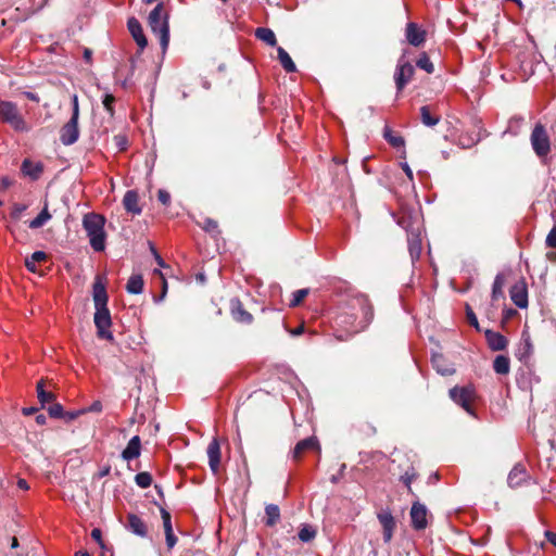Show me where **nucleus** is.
<instances>
[{
  "mask_svg": "<svg viewBox=\"0 0 556 556\" xmlns=\"http://www.w3.org/2000/svg\"><path fill=\"white\" fill-rule=\"evenodd\" d=\"M48 260V255L45 251H35L29 258H26V267L29 271H37V264Z\"/></svg>",
  "mask_w": 556,
  "mask_h": 556,
  "instance_id": "obj_36",
  "label": "nucleus"
},
{
  "mask_svg": "<svg viewBox=\"0 0 556 556\" xmlns=\"http://www.w3.org/2000/svg\"><path fill=\"white\" fill-rule=\"evenodd\" d=\"M530 142L536 156L542 160L546 159L547 154L552 151L551 139L545 129V125L541 123L534 125L530 135Z\"/></svg>",
  "mask_w": 556,
  "mask_h": 556,
  "instance_id": "obj_6",
  "label": "nucleus"
},
{
  "mask_svg": "<svg viewBox=\"0 0 556 556\" xmlns=\"http://www.w3.org/2000/svg\"><path fill=\"white\" fill-rule=\"evenodd\" d=\"M72 105H73V110H72V117H74V119H77L79 121V100H78V96L74 94L73 98H72Z\"/></svg>",
  "mask_w": 556,
  "mask_h": 556,
  "instance_id": "obj_55",
  "label": "nucleus"
},
{
  "mask_svg": "<svg viewBox=\"0 0 556 556\" xmlns=\"http://www.w3.org/2000/svg\"><path fill=\"white\" fill-rule=\"evenodd\" d=\"M163 528L165 531V541L168 548H173L177 542V535L173 531L172 515L165 507H160Z\"/></svg>",
  "mask_w": 556,
  "mask_h": 556,
  "instance_id": "obj_18",
  "label": "nucleus"
},
{
  "mask_svg": "<svg viewBox=\"0 0 556 556\" xmlns=\"http://www.w3.org/2000/svg\"><path fill=\"white\" fill-rule=\"evenodd\" d=\"M0 119L10 124L15 130L27 131L29 130L23 115L20 114L15 102L0 100Z\"/></svg>",
  "mask_w": 556,
  "mask_h": 556,
  "instance_id": "obj_5",
  "label": "nucleus"
},
{
  "mask_svg": "<svg viewBox=\"0 0 556 556\" xmlns=\"http://www.w3.org/2000/svg\"><path fill=\"white\" fill-rule=\"evenodd\" d=\"M84 413H86V410H84V409L71 410V412L64 410V419L67 421H72V420H75L76 417L84 415Z\"/></svg>",
  "mask_w": 556,
  "mask_h": 556,
  "instance_id": "obj_57",
  "label": "nucleus"
},
{
  "mask_svg": "<svg viewBox=\"0 0 556 556\" xmlns=\"http://www.w3.org/2000/svg\"><path fill=\"white\" fill-rule=\"evenodd\" d=\"M309 289H299L295 290L292 293V300H290L289 306L290 307H298V305H301L303 300L308 295Z\"/></svg>",
  "mask_w": 556,
  "mask_h": 556,
  "instance_id": "obj_45",
  "label": "nucleus"
},
{
  "mask_svg": "<svg viewBox=\"0 0 556 556\" xmlns=\"http://www.w3.org/2000/svg\"><path fill=\"white\" fill-rule=\"evenodd\" d=\"M123 203L128 213L140 214L142 212V207L139 206V195L136 189L127 190Z\"/></svg>",
  "mask_w": 556,
  "mask_h": 556,
  "instance_id": "obj_25",
  "label": "nucleus"
},
{
  "mask_svg": "<svg viewBox=\"0 0 556 556\" xmlns=\"http://www.w3.org/2000/svg\"><path fill=\"white\" fill-rule=\"evenodd\" d=\"M153 275L157 276L161 280V285H162V289H161V294L159 296V299H155L156 301L159 300H163L164 296L166 295L167 293V290H168V283H167V280L163 274V271H161V269H154L153 270Z\"/></svg>",
  "mask_w": 556,
  "mask_h": 556,
  "instance_id": "obj_48",
  "label": "nucleus"
},
{
  "mask_svg": "<svg viewBox=\"0 0 556 556\" xmlns=\"http://www.w3.org/2000/svg\"><path fill=\"white\" fill-rule=\"evenodd\" d=\"M37 397L42 407H45L46 403H50L52 405L53 401L56 399L54 392L46 390V380H43V378H41L37 383Z\"/></svg>",
  "mask_w": 556,
  "mask_h": 556,
  "instance_id": "obj_28",
  "label": "nucleus"
},
{
  "mask_svg": "<svg viewBox=\"0 0 556 556\" xmlns=\"http://www.w3.org/2000/svg\"><path fill=\"white\" fill-rule=\"evenodd\" d=\"M23 94L30 101L39 102L40 97L37 93H33V91H24Z\"/></svg>",
  "mask_w": 556,
  "mask_h": 556,
  "instance_id": "obj_62",
  "label": "nucleus"
},
{
  "mask_svg": "<svg viewBox=\"0 0 556 556\" xmlns=\"http://www.w3.org/2000/svg\"><path fill=\"white\" fill-rule=\"evenodd\" d=\"M504 283L505 280L503 275H496L492 285V300L496 301L500 299H504Z\"/></svg>",
  "mask_w": 556,
  "mask_h": 556,
  "instance_id": "obj_39",
  "label": "nucleus"
},
{
  "mask_svg": "<svg viewBox=\"0 0 556 556\" xmlns=\"http://www.w3.org/2000/svg\"><path fill=\"white\" fill-rule=\"evenodd\" d=\"M316 529L313 526L309 525H303L300 529L298 535L300 541L302 542H312L313 539L316 536Z\"/></svg>",
  "mask_w": 556,
  "mask_h": 556,
  "instance_id": "obj_41",
  "label": "nucleus"
},
{
  "mask_svg": "<svg viewBox=\"0 0 556 556\" xmlns=\"http://www.w3.org/2000/svg\"><path fill=\"white\" fill-rule=\"evenodd\" d=\"M198 226L202 228V230L210 233V236L217 238L223 232L218 225V222L212 219V217H204L201 222H198Z\"/></svg>",
  "mask_w": 556,
  "mask_h": 556,
  "instance_id": "obj_31",
  "label": "nucleus"
},
{
  "mask_svg": "<svg viewBox=\"0 0 556 556\" xmlns=\"http://www.w3.org/2000/svg\"><path fill=\"white\" fill-rule=\"evenodd\" d=\"M415 67L409 62L399 63L394 73V81L397 92L404 90L406 84L412 80Z\"/></svg>",
  "mask_w": 556,
  "mask_h": 556,
  "instance_id": "obj_11",
  "label": "nucleus"
},
{
  "mask_svg": "<svg viewBox=\"0 0 556 556\" xmlns=\"http://www.w3.org/2000/svg\"><path fill=\"white\" fill-rule=\"evenodd\" d=\"M475 396V391L472 387H453L450 390V397L464 407L466 412L473 413L471 408V403Z\"/></svg>",
  "mask_w": 556,
  "mask_h": 556,
  "instance_id": "obj_7",
  "label": "nucleus"
},
{
  "mask_svg": "<svg viewBox=\"0 0 556 556\" xmlns=\"http://www.w3.org/2000/svg\"><path fill=\"white\" fill-rule=\"evenodd\" d=\"M17 488L23 489V490H28L30 486H29V483L26 481V479L20 478V479H17Z\"/></svg>",
  "mask_w": 556,
  "mask_h": 556,
  "instance_id": "obj_64",
  "label": "nucleus"
},
{
  "mask_svg": "<svg viewBox=\"0 0 556 556\" xmlns=\"http://www.w3.org/2000/svg\"><path fill=\"white\" fill-rule=\"evenodd\" d=\"M45 170L42 162H33L30 159H24L21 165V174L30 180H38L41 178Z\"/></svg>",
  "mask_w": 556,
  "mask_h": 556,
  "instance_id": "obj_15",
  "label": "nucleus"
},
{
  "mask_svg": "<svg viewBox=\"0 0 556 556\" xmlns=\"http://www.w3.org/2000/svg\"><path fill=\"white\" fill-rule=\"evenodd\" d=\"M93 303L96 307L93 323L97 327V337L113 342V332L110 330L112 318L108 309L109 294L105 289V283H103L99 276H97L93 281Z\"/></svg>",
  "mask_w": 556,
  "mask_h": 556,
  "instance_id": "obj_2",
  "label": "nucleus"
},
{
  "mask_svg": "<svg viewBox=\"0 0 556 556\" xmlns=\"http://www.w3.org/2000/svg\"><path fill=\"white\" fill-rule=\"evenodd\" d=\"M230 313L236 323L240 324H252L253 315L245 309L243 303H241L240 299L230 300Z\"/></svg>",
  "mask_w": 556,
  "mask_h": 556,
  "instance_id": "obj_16",
  "label": "nucleus"
},
{
  "mask_svg": "<svg viewBox=\"0 0 556 556\" xmlns=\"http://www.w3.org/2000/svg\"><path fill=\"white\" fill-rule=\"evenodd\" d=\"M416 66L422 68L427 73H433L435 71V67L427 52L420 53L416 61Z\"/></svg>",
  "mask_w": 556,
  "mask_h": 556,
  "instance_id": "obj_40",
  "label": "nucleus"
},
{
  "mask_svg": "<svg viewBox=\"0 0 556 556\" xmlns=\"http://www.w3.org/2000/svg\"><path fill=\"white\" fill-rule=\"evenodd\" d=\"M465 312H466V317H467V321L468 324L476 328L477 330H480V326H479V323H478V318L471 307L470 304H466L465 305Z\"/></svg>",
  "mask_w": 556,
  "mask_h": 556,
  "instance_id": "obj_47",
  "label": "nucleus"
},
{
  "mask_svg": "<svg viewBox=\"0 0 556 556\" xmlns=\"http://www.w3.org/2000/svg\"><path fill=\"white\" fill-rule=\"evenodd\" d=\"M277 56H278V60H279L281 66L283 67V70L286 72H288V73L296 72V65H295L294 61L292 60L290 53L287 52L285 50V48H282V47L277 48Z\"/></svg>",
  "mask_w": 556,
  "mask_h": 556,
  "instance_id": "obj_30",
  "label": "nucleus"
},
{
  "mask_svg": "<svg viewBox=\"0 0 556 556\" xmlns=\"http://www.w3.org/2000/svg\"><path fill=\"white\" fill-rule=\"evenodd\" d=\"M493 370L501 376H507L510 371V358L505 355L495 356L492 364Z\"/></svg>",
  "mask_w": 556,
  "mask_h": 556,
  "instance_id": "obj_32",
  "label": "nucleus"
},
{
  "mask_svg": "<svg viewBox=\"0 0 556 556\" xmlns=\"http://www.w3.org/2000/svg\"><path fill=\"white\" fill-rule=\"evenodd\" d=\"M49 416L54 417L55 419H64V408L63 405L59 404V402H52L50 406H48Z\"/></svg>",
  "mask_w": 556,
  "mask_h": 556,
  "instance_id": "obj_46",
  "label": "nucleus"
},
{
  "mask_svg": "<svg viewBox=\"0 0 556 556\" xmlns=\"http://www.w3.org/2000/svg\"><path fill=\"white\" fill-rule=\"evenodd\" d=\"M254 34L256 38L263 40V42H266L269 47H275V45L278 43L277 38L270 28L258 27L255 29Z\"/></svg>",
  "mask_w": 556,
  "mask_h": 556,
  "instance_id": "obj_34",
  "label": "nucleus"
},
{
  "mask_svg": "<svg viewBox=\"0 0 556 556\" xmlns=\"http://www.w3.org/2000/svg\"><path fill=\"white\" fill-rule=\"evenodd\" d=\"M528 473L521 464H517L510 469L507 483L510 488H518V485H522V483L527 482Z\"/></svg>",
  "mask_w": 556,
  "mask_h": 556,
  "instance_id": "obj_23",
  "label": "nucleus"
},
{
  "mask_svg": "<svg viewBox=\"0 0 556 556\" xmlns=\"http://www.w3.org/2000/svg\"><path fill=\"white\" fill-rule=\"evenodd\" d=\"M103 105L110 114H113V104L115 102V97L113 94H105L103 98Z\"/></svg>",
  "mask_w": 556,
  "mask_h": 556,
  "instance_id": "obj_54",
  "label": "nucleus"
},
{
  "mask_svg": "<svg viewBox=\"0 0 556 556\" xmlns=\"http://www.w3.org/2000/svg\"><path fill=\"white\" fill-rule=\"evenodd\" d=\"M90 535L93 538L94 541L98 542L100 547H105L100 528H93Z\"/></svg>",
  "mask_w": 556,
  "mask_h": 556,
  "instance_id": "obj_56",
  "label": "nucleus"
},
{
  "mask_svg": "<svg viewBox=\"0 0 556 556\" xmlns=\"http://www.w3.org/2000/svg\"><path fill=\"white\" fill-rule=\"evenodd\" d=\"M545 244L549 248H556V226H553L545 238Z\"/></svg>",
  "mask_w": 556,
  "mask_h": 556,
  "instance_id": "obj_53",
  "label": "nucleus"
},
{
  "mask_svg": "<svg viewBox=\"0 0 556 556\" xmlns=\"http://www.w3.org/2000/svg\"><path fill=\"white\" fill-rule=\"evenodd\" d=\"M480 131H481V128H480V126H478L477 132L460 135L459 139H458L460 146L464 147L465 149H469V147L477 144L478 141L481 140Z\"/></svg>",
  "mask_w": 556,
  "mask_h": 556,
  "instance_id": "obj_37",
  "label": "nucleus"
},
{
  "mask_svg": "<svg viewBox=\"0 0 556 556\" xmlns=\"http://www.w3.org/2000/svg\"><path fill=\"white\" fill-rule=\"evenodd\" d=\"M135 482L138 484L139 488L147 489L150 488V485L152 484L153 478L150 472H138L137 475H135Z\"/></svg>",
  "mask_w": 556,
  "mask_h": 556,
  "instance_id": "obj_44",
  "label": "nucleus"
},
{
  "mask_svg": "<svg viewBox=\"0 0 556 556\" xmlns=\"http://www.w3.org/2000/svg\"><path fill=\"white\" fill-rule=\"evenodd\" d=\"M544 536L553 546L556 547V532L547 530L544 532Z\"/></svg>",
  "mask_w": 556,
  "mask_h": 556,
  "instance_id": "obj_60",
  "label": "nucleus"
},
{
  "mask_svg": "<svg viewBox=\"0 0 556 556\" xmlns=\"http://www.w3.org/2000/svg\"><path fill=\"white\" fill-rule=\"evenodd\" d=\"M374 318V308L366 298H356L349 304V309H342L334 318L337 327L344 329L348 334L362 332Z\"/></svg>",
  "mask_w": 556,
  "mask_h": 556,
  "instance_id": "obj_1",
  "label": "nucleus"
},
{
  "mask_svg": "<svg viewBox=\"0 0 556 556\" xmlns=\"http://www.w3.org/2000/svg\"><path fill=\"white\" fill-rule=\"evenodd\" d=\"M87 412H101L102 410V403L101 401H93L91 405H89L86 409Z\"/></svg>",
  "mask_w": 556,
  "mask_h": 556,
  "instance_id": "obj_59",
  "label": "nucleus"
},
{
  "mask_svg": "<svg viewBox=\"0 0 556 556\" xmlns=\"http://www.w3.org/2000/svg\"><path fill=\"white\" fill-rule=\"evenodd\" d=\"M127 28L134 41L137 42L139 50L143 51L148 46V39L142 30L141 23L138 18L130 17L127 21Z\"/></svg>",
  "mask_w": 556,
  "mask_h": 556,
  "instance_id": "obj_13",
  "label": "nucleus"
},
{
  "mask_svg": "<svg viewBox=\"0 0 556 556\" xmlns=\"http://www.w3.org/2000/svg\"><path fill=\"white\" fill-rule=\"evenodd\" d=\"M151 31L159 35L161 48L166 51L169 45V13L165 11L164 3H156L148 17Z\"/></svg>",
  "mask_w": 556,
  "mask_h": 556,
  "instance_id": "obj_4",
  "label": "nucleus"
},
{
  "mask_svg": "<svg viewBox=\"0 0 556 556\" xmlns=\"http://www.w3.org/2000/svg\"><path fill=\"white\" fill-rule=\"evenodd\" d=\"M532 349H533V346H532L531 340H530V338H527V340H526V352L519 358L522 359L525 356H530V354L532 353Z\"/></svg>",
  "mask_w": 556,
  "mask_h": 556,
  "instance_id": "obj_61",
  "label": "nucleus"
},
{
  "mask_svg": "<svg viewBox=\"0 0 556 556\" xmlns=\"http://www.w3.org/2000/svg\"><path fill=\"white\" fill-rule=\"evenodd\" d=\"M113 143L118 151H125L128 149V139L126 135H115L113 138Z\"/></svg>",
  "mask_w": 556,
  "mask_h": 556,
  "instance_id": "obj_50",
  "label": "nucleus"
},
{
  "mask_svg": "<svg viewBox=\"0 0 556 556\" xmlns=\"http://www.w3.org/2000/svg\"><path fill=\"white\" fill-rule=\"evenodd\" d=\"M13 184H14V179H12L10 177H2L0 180V190L8 189V188L12 187Z\"/></svg>",
  "mask_w": 556,
  "mask_h": 556,
  "instance_id": "obj_58",
  "label": "nucleus"
},
{
  "mask_svg": "<svg viewBox=\"0 0 556 556\" xmlns=\"http://www.w3.org/2000/svg\"><path fill=\"white\" fill-rule=\"evenodd\" d=\"M143 285L142 275H130L126 283L127 292L130 294H140L143 291Z\"/></svg>",
  "mask_w": 556,
  "mask_h": 556,
  "instance_id": "obj_33",
  "label": "nucleus"
},
{
  "mask_svg": "<svg viewBox=\"0 0 556 556\" xmlns=\"http://www.w3.org/2000/svg\"><path fill=\"white\" fill-rule=\"evenodd\" d=\"M266 518L265 525L266 527H275L278 521H280L281 513L278 504L269 503L265 507Z\"/></svg>",
  "mask_w": 556,
  "mask_h": 556,
  "instance_id": "obj_29",
  "label": "nucleus"
},
{
  "mask_svg": "<svg viewBox=\"0 0 556 556\" xmlns=\"http://www.w3.org/2000/svg\"><path fill=\"white\" fill-rule=\"evenodd\" d=\"M151 250L153 251V254L155 256L157 265L161 266V267H165L166 266L165 261L163 260V257L160 254H157V252L154 249V247H151Z\"/></svg>",
  "mask_w": 556,
  "mask_h": 556,
  "instance_id": "obj_63",
  "label": "nucleus"
},
{
  "mask_svg": "<svg viewBox=\"0 0 556 556\" xmlns=\"http://www.w3.org/2000/svg\"><path fill=\"white\" fill-rule=\"evenodd\" d=\"M420 121L426 126H435L440 122V115L433 113L430 105H422L419 108Z\"/></svg>",
  "mask_w": 556,
  "mask_h": 556,
  "instance_id": "obj_27",
  "label": "nucleus"
},
{
  "mask_svg": "<svg viewBox=\"0 0 556 556\" xmlns=\"http://www.w3.org/2000/svg\"><path fill=\"white\" fill-rule=\"evenodd\" d=\"M484 337L486 339L488 346L494 352H500V350H504L507 346L508 341L501 332L486 329L484 331Z\"/></svg>",
  "mask_w": 556,
  "mask_h": 556,
  "instance_id": "obj_22",
  "label": "nucleus"
},
{
  "mask_svg": "<svg viewBox=\"0 0 556 556\" xmlns=\"http://www.w3.org/2000/svg\"><path fill=\"white\" fill-rule=\"evenodd\" d=\"M206 454L208 457V464L213 471V473H218L220 460H222V447L219 440L217 438H213L206 448Z\"/></svg>",
  "mask_w": 556,
  "mask_h": 556,
  "instance_id": "obj_14",
  "label": "nucleus"
},
{
  "mask_svg": "<svg viewBox=\"0 0 556 556\" xmlns=\"http://www.w3.org/2000/svg\"><path fill=\"white\" fill-rule=\"evenodd\" d=\"M416 477H417V473H416L415 469L412 468V469H408L405 473H403L400 478L401 481L405 484L407 492L409 494H412L413 496H416L415 492L412 488V483H413L414 479H416Z\"/></svg>",
  "mask_w": 556,
  "mask_h": 556,
  "instance_id": "obj_42",
  "label": "nucleus"
},
{
  "mask_svg": "<svg viewBox=\"0 0 556 556\" xmlns=\"http://www.w3.org/2000/svg\"><path fill=\"white\" fill-rule=\"evenodd\" d=\"M52 215L49 211L48 203L46 202L42 211L33 220L29 222V228H39L45 226L51 219Z\"/></svg>",
  "mask_w": 556,
  "mask_h": 556,
  "instance_id": "obj_35",
  "label": "nucleus"
},
{
  "mask_svg": "<svg viewBox=\"0 0 556 556\" xmlns=\"http://www.w3.org/2000/svg\"><path fill=\"white\" fill-rule=\"evenodd\" d=\"M417 222H414L410 215H407V213H403L402 216L397 219V225L404 228L407 231V236L410 232V230L416 229Z\"/></svg>",
  "mask_w": 556,
  "mask_h": 556,
  "instance_id": "obj_43",
  "label": "nucleus"
},
{
  "mask_svg": "<svg viewBox=\"0 0 556 556\" xmlns=\"http://www.w3.org/2000/svg\"><path fill=\"white\" fill-rule=\"evenodd\" d=\"M408 252L413 261L419 260L422 251V241L420 237V227L416 225L414 230H410L407 236Z\"/></svg>",
  "mask_w": 556,
  "mask_h": 556,
  "instance_id": "obj_19",
  "label": "nucleus"
},
{
  "mask_svg": "<svg viewBox=\"0 0 556 556\" xmlns=\"http://www.w3.org/2000/svg\"><path fill=\"white\" fill-rule=\"evenodd\" d=\"M378 520L382 527V538L384 542H390L395 528V520L390 510H382L377 514Z\"/></svg>",
  "mask_w": 556,
  "mask_h": 556,
  "instance_id": "obj_17",
  "label": "nucleus"
},
{
  "mask_svg": "<svg viewBox=\"0 0 556 556\" xmlns=\"http://www.w3.org/2000/svg\"><path fill=\"white\" fill-rule=\"evenodd\" d=\"M308 450H320L319 441L316 438L300 440L293 448L292 458L300 460Z\"/></svg>",
  "mask_w": 556,
  "mask_h": 556,
  "instance_id": "obj_21",
  "label": "nucleus"
},
{
  "mask_svg": "<svg viewBox=\"0 0 556 556\" xmlns=\"http://www.w3.org/2000/svg\"><path fill=\"white\" fill-rule=\"evenodd\" d=\"M511 302L519 308H527L529 305V293L527 280L521 278L514 283L509 290Z\"/></svg>",
  "mask_w": 556,
  "mask_h": 556,
  "instance_id": "obj_9",
  "label": "nucleus"
},
{
  "mask_svg": "<svg viewBox=\"0 0 556 556\" xmlns=\"http://www.w3.org/2000/svg\"><path fill=\"white\" fill-rule=\"evenodd\" d=\"M25 210H27L25 203H14L11 207V218L20 220Z\"/></svg>",
  "mask_w": 556,
  "mask_h": 556,
  "instance_id": "obj_49",
  "label": "nucleus"
},
{
  "mask_svg": "<svg viewBox=\"0 0 556 556\" xmlns=\"http://www.w3.org/2000/svg\"><path fill=\"white\" fill-rule=\"evenodd\" d=\"M127 528L130 530V532L135 533V535L146 538L149 532V528L143 521V519L135 513H129L127 515Z\"/></svg>",
  "mask_w": 556,
  "mask_h": 556,
  "instance_id": "obj_20",
  "label": "nucleus"
},
{
  "mask_svg": "<svg viewBox=\"0 0 556 556\" xmlns=\"http://www.w3.org/2000/svg\"><path fill=\"white\" fill-rule=\"evenodd\" d=\"M141 454V439L139 435H134L127 443L122 452V458L131 460L138 458Z\"/></svg>",
  "mask_w": 556,
  "mask_h": 556,
  "instance_id": "obj_24",
  "label": "nucleus"
},
{
  "mask_svg": "<svg viewBox=\"0 0 556 556\" xmlns=\"http://www.w3.org/2000/svg\"><path fill=\"white\" fill-rule=\"evenodd\" d=\"M383 138L395 149H400V147H404L406 143L405 139L401 137V135L393 134L392 129L388 128V126L383 130Z\"/></svg>",
  "mask_w": 556,
  "mask_h": 556,
  "instance_id": "obj_38",
  "label": "nucleus"
},
{
  "mask_svg": "<svg viewBox=\"0 0 556 556\" xmlns=\"http://www.w3.org/2000/svg\"><path fill=\"white\" fill-rule=\"evenodd\" d=\"M431 365L434 370H437L442 376H451V374L455 372L453 366L446 363V358L441 353H434L431 357Z\"/></svg>",
  "mask_w": 556,
  "mask_h": 556,
  "instance_id": "obj_26",
  "label": "nucleus"
},
{
  "mask_svg": "<svg viewBox=\"0 0 556 556\" xmlns=\"http://www.w3.org/2000/svg\"><path fill=\"white\" fill-rule=\"evenodd\" d=\"M157 199L159 201L164 204L165 206H168V204L170 203V193L168 191H166V189H159L157 190Z\"/></svg>",
  "mask_w": 556,
  "mask_h": 556,
  "instance_id": "obj_52",
  "label": "nucleus"
},
{
  "mask_svg": "<svg viewBox=\"0 0 556 556\" xmlns=\"http://www.w3.org/2000/svg\"><path fill=\"white\" fill-rule=\"evenodd\" d=\"M405 38L413 47H420L426 41L427 31L418 26L417 23L409 22L405 27Z\"/></svg>",
  "mask_w": 556,
  "mask_h": 556,
  "instance_id": "obj_12",
  "label": "nucleus"
},
{
  "mask_svg": "<svg viewBox=\"0 0 556 556\" xmlns=\"http://www.w3.org/2000/svg\"><path fill=\"white\" fill-rule=\"evenodd\" d=\"M83 227L86 231L89 244L93 251H104L105 249V218L99 213H86L83 217Z\"/></svg>",
  "mask_w": 556,
  "mask_h": 556,
  "instance_id": "obj_3",
  "label": "nucleus"
},
{
  "mask_svg": "<svg viewBox=\"0 0 556 556\" xmlns=\"http://www.w3.org/2000/svg\"><path fill=\"white\" fill-rule=\"evenodd\" d=\"M59 139L65 146L74 144L79 139V121L71 116L67 123L61 127Z\"/></svg>",
  "mask_w": 556,
  "mask_h": 556,
  "instance_id": "obj_10",
  "label": "nucleus"
},
{
  "mask_svg": "<svg viewBox=\"0 0 556 556\" xmlns=\"http://www.w3.org/2000/svg\"><path fill=\"white\" fill-rule=\"evenodd\" d=\"M428 514H429V510L424 503H420L419 501L413 502V505H412V508L409 511V516H410L412 527L416 531H422V529H425L429 526Z\"/></svg>",
  "mask_w": 556,
  "mask_h": 556,
  "instance_id": "obj_8",
  "label": "nucleus"
},
{
  "mask_svg": "<svg viewBox=\"0 0 556 556\" xmlns=\"http://www.w3.org/2000/svg\"><path fill=\"white\" fill-rule=\"evenodd\" d=\"M359 431L365 435H374L377 433V428L372 424H369V421H362L359 425Z\"/></svg>",
  "mask_w": 556,
  "mask_h": 556,
  "instance_id": "obj_51",
  "label": "nucleus"
}]
</instances>
